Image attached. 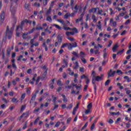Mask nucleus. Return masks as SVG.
Returning <instances> with one entry per match:
<instances>
[{"instance_id":"obj_45","label":"nucleus","mask_w":131,"mask_h":131,"mask_svg":"<svg viewBox=\"0 0 131 131\" xmlns=\"http://www.w3.org/2000/svg\"><path fill=\"white\" fill-rule=\"evenodd\" d=\"M119 121H121V118H118L115 122L116 124H118Z\"/></svg>"},{"instance_id":"obj_38","label":"nucleus","mask_w":131,"mask_h":131,"mask_svg":"<svg viewBox=\"0 0 131 131\" xmlns=\"http://www.w3.org/2000/svg\"><path fill=\"white\" fill-rule=\"evenodd\" d=\"M81 60L84 64H86V60L84 59V57L81 58Z\"/></svg>"},{"instance_id":"obj_37","label":"nucleus","mask_w":131,"mask_h":131,"mask_svg":"<svg viewBox=\"0 0 131 131\" xmlns=\"http://www.w3.org/2000/svg\"><path fill=\"white\" fill-rule=\"evenodd\" d=\"M72 104H70L69 106L67 107L68 110H71L72 109Z\"/></svg>"},{"instance_id":"obj_35","label":"nucleus","mask_w":131,"mask_h":131,"mask_svg":"<svg viewBox=\"0 0 131 131\" xmlns=\"http://www.w3.org/2000/svg\"><path fill=\"white\" fill-rule=\"evenodd\" d=\"M47 70H48V69H47V70L43 73V74L42 75V77L43 78H45L47 76V74H48Z\"/></svg>"},{"instance_id":"obj_17","label":"nucleus","mask_w":131,"mask_h":131,"mask_svg":"<svg viewBox=\"0 0 131 131\" xmlns=\"http://www.w3.org/2000/svg\"><path fill=\"white\" fill-rule=\"evenodd\" d=\"M28 34H29L28 32L24 33L23 35V38L24 39H26V38L28 37Z\"/></svg>"},{"instance_id":"obj_63","label":"nucleus","mask_w":131,"mask_h":131,"mask_svg":"<svg viewBox=\"0 0 131 131\" xmlns=\"http://www.w3.org/2000/svg\"><path fill=\"white\" fill-rule=\"evenodd\" d=\"M57 38H58V42L59 43H61V42H62V38H61V37H58Z\"/></svg>"},{"instance_id":"obj_59","label":"nucleus","mask_w":131,"mask_h":131,"mask_svg":"<svg viewBox=\"0 0 131 131\" xmlns=\"http://www.w3.org/2000/svg\"><path fill=\"white\" fill-rule=\"evenodd\" d=\"M67 38L69 39V40H70V41H74V38L72 37H68Z\"/></svg>"},{"instance_id":"obj_53","label":"nucleus","mask_w":131,"mask_h":131,"mask_svg":"<svg viewBox=\"0 0 131 131\" xmlns=\"http://www.w3.org/2000/svg\"><path fill=\"white\" fill-rule=\"evenodd\" d=\"M130 24V20L128 19L125 23V25H128V24Z\"/></svg>"},{"instance_id":"obj_64","label":"nucleus","mask_w":131,"mask_h":131,"mask_svg":"<svg viewBox=\"0 0 131 131\" xmlns=\"http://www.w3.org/2000/svg\"><path fill=\"white\" fill-rule=\"evenodd\" d=\"M95 128V123L92 124L91 127V130H93Z\"/></svg>"},{"instance_id":"obj_20","label":"nucleus","mask_w":131,"mask_h":131,"mask_svg":"<svg viewBox=\"0 0 131 131\" xmlns=\"http://www.w3.org/2000/svg\"><path fill=\"white\" fill-rule=\"evenodd\" d=\"M47 21H48V22H50V23L52 22V17H51V16L49 15L47 16Z\"/></svg>"},{"instance_id":"obj_60","label":"nucleus","mask_w":131,"mask_h":131,"mask_svg":"<svg viewBox=\"0 0 131 131\" xmlns=\"http://www.w3.org/2000/svg\"><path fill=\"white\" fill-rule=\"evenodd\" d=\"M23 58V55H20L18 58H17V61H21V59Z\"/></svg>"},{"instance_id":"obj_10","label":"nucleus","mask_w":131,"mask_h":131,"mask_svg":"<svg viewBox=\"0 0 131 131\" xmlns=\"http://www.w3.org/2000/svg\"><path fill=\"white\" fill-rule=\"evenodd\" d=\"M67 61H68V59H63L62 63H63L64 64L62 65V68H66V67H68V62Z\"/></svg>"},{"instance_id":"obj_7","label":"nucleus","mask_w":131,"mask_h":131,"mask_svg":"<svg viewBox=\"0 0 131 131\" xmlns=\"http://www.w3.org/2000/svg\"><path fill=\"white\" fill-rule=\"evenodd\" d=\"M5 16H6L5 12H2L1 15L0 25H2V24H3V22L5 20Z\"/></svg>"},{"instance_id":"obj_21","label":"nucleus","mask_w":131,"mask_h":131,"mask_svg":"<svg viewBox=\"0 0 131 131\" xmlns=\"http://www.w3.org/2000/svg\"><path fill=\"white\" fill-rule=\"evenodd\" d=\"M42 29H43V28L40 27V24L38 25L36 28V30H42Z\"/></svg>"},{"instance_id":"obj_49","label":"nucleus","mask_w":131,"mask_h":131,"mask_svg":"<svg viewBox=\"0 0 131 131\" xmlns=\"http://www.w3.org/2000/svg\"><path fill=\"white\" fill-rule=\"evenodd\" d=\"M10 54H11V50L10 49H8L7 50V56H8V57H10Z\"/></svg>"},{"instance_id":"obj_43","label":"nucleus","mask_w":131,"mask_h":131,"mask_svg":"<svg viewBox=\"0 0 131 131\" xmlns=\"http://www.w3.org/2000/svg\"><path fill=\"white\" fill-rule=\"evenodd\" d=\"M26 108V105H22L20 108V111L23 112L25 110Z\"/></svg>"},{"instance_id":"obj_19","label":"nucleus","mask_w":131,"mask_h":131,"mask_svg":"<svg viewBox=\"0 0 131 131\" xmlns=\"http://www.w3.org/2000/svg\"><path fill=\"white\" fill-rule=\"evenodd\" d=\"M80 57H81V58H84V57H85V53L81 51L80 52Z\"/></svg>"},{"instance_id":"obj_29","label":"nucleus","mask_w":131,"mask_h":131,"mask_svg":"<svg viewBox=\"0 0 131 131\" xmlns=\"http://www.w3.org/2000/svg\"><path fill=\"white\" fill-rule=\"evenodd\" d=\"M74 6V1L71 0V8L73 9Z\"/></svg>"},{"instance_id":"obj_13","label":"nucleus","mask_w":131,"mask_h":131,"mask_svg":"<svg viewBox=\"0 0 131 131\" xmlns=\"http://www.w3.org/2000/svg\"><path fill=\"white\" fill-rule=\"evenodd\" d=\"M119 46H118V43H116L113 48V52L114 53H115V51L118 49V47Z\"/></svg>"},{"instance_id":"obj_2","label":"nucleus","mask_w":131,"mask_h":131,"mask_svg":"<svg viewBox=\"0 0 131 131\" xmlns=\"http://www.w3.org/2000/svg\"><path fill=\"white\" fill-rule=\"evenodd\" d=\"M13 31H14V28H11L10 29V31L9 32V26H7V30H6V34H9L8 36V39H11L12 37V33H13Z\"/></svg>"},{"instance_id":"obj_25","label":"nucleus","mask_w":131,"mask_h":131,"mask_svg":"<svg viewBox=\"0 0 131 131\" xmlns=\"http://www.w3.org/2000/svg\"><path fill=\"white\" fill-rule=\"evenodd\" d=\"M88 110H91L93 108V104L92 103H89L87 106Z\"/></svg>"},{"instance_id":"obj_12","label":"nucleus","mask_w":131,"mask_h":131,"mask_svg":"<svg viewBox=\"0 0 131 131\" xmlns=\"http://www.w3.org/2000/svg\"><path fill=\"white\" fill-rule=\"evenodd\" d=\"M97 28L99 29V30H101L102 31V24H101V21H98V24L96 25Z\"/></svg>"},{"instance_id":"obj_33","label":"nucleus","mask_w":131,"mask_h":131,"mask_svg":"<svg viewBox=\"0 0 131 131\" xmlns=\"http://www.w3.org/2000/svg\"><path fill=\"white\" fill-rule=\"evenodd\" d=\"M79 72L83 73L84 72V67H80L79 68Z\"/></svg>"},{"instance_id":"obj_55","label":"nucleus","mask_w":131,"mask_h":131,"mask_svg":"<svg viewBox=\"0 0 131 131\" xmlns=\"http://www.w3.org/2000/svg\"><path fill=\"white\" fill-rule=\"evenodd\" d=\"M76 111H77V109L74 108L73 111V115H75V114H76Z\"/></svg>"},{"instance_id":"obj_9","label":"nucleus","mask_w":131,"mask_h":131,"mask_svg":"<svg viewBox=\"0 0 131 131\" xmlns=\"http://www.w3.org/2000/svg\"><path fill=\"white\" fill-rule=\"evenodd\" d=\"M103 58L106 60V58L108 56V52H107V48H105L103 50Z\"/></svg>"},{"instance_id":"obj_8","label":"nucleus","mask_w":131,"mask_h":131,"mask_svg":"<svg viewBox=\"0 0 131 131\" xmlns=\"http://www.w3.org/2000/svg\"><path fill=\"white\" fill-rule=\"evenodd\" d=\"M79 9V6H78V5L77 4L75 5L74 8L73 7V9H72V11L75 13H77V12H78Z\"/></svg>"},{"instance_id":"obj_56","label":"nucleus","mask_w":131,"mask_h":131,"mask_svg":"<svg viewBox=\"0 0 131 131\" xmlns=\"http://www.w3.org/2000/svg\"><path fill=\"white\" fill-rule=\"evenodd\" d=\"M113 43V41H112V40H110V43H109L108 45L107 46V48H110V47H111V46H112Z\"/></svg>"},{"instance_id":"obj_48","label":"nucleus","mask_w":131,"mask_h":131,"mask_svg":"<svg viewBox=\"0 0 131 131\" xmlns=\"http://www.w3.org/2000/svg\"><path fill=\"white\" fill-rule=\"evenodd\" d=\"M54 5H55V1H52L50 4V8H51V9H52L53 8V7H54Z\"/></svg>"},{"instance_id":"obj_57","label":"nucleus","mask_w":131,"mask_h":131,"mask_svg":"<svg viewBox=\"0 0 131 131\" xmlns=\"http://www.w3.org/2000/svg\"><path fill=\"white\" fill-rule=\"evenodd\" d=\"M57 85H63V84H62V81H61V80H59L57 82Z\"/></svg>"},{"instance_id":"obj_41","label":"nucleus","mask_w":131,"mask_h":131,"mask_svg":"<svg viewBox=\"0 0 131 131\" xmlns=\"http://www.w3.org/2000/svg\"><path fill=\"white\" fill-rule=\"evenodd\" d=\"M39 119H40L39 117L37 118L35 121L34 122V124H37V122L39 121Z\"/></svg>"},{"instance_id":"obj_26","label":"nucleus","mask_w":131,"mask_h":131,"mask_svg":"<svg viewBox=\"0 0 131 131\" xmlns=\"http://www.w3.org/2000/svg\"><path fill=\"white\" fill-rule=\"evenodd\" d=\"M90 13H96L97 12V9L96 8H93L91 10H89Z\"/></svg>"},{"instance_id":"obj_34","label":"nucleus","mask_w":131,"mask_h":131,"mask_svg":"<svg viewBox=\"0 0 131 131\" xmlns=\"http://www.w3.org/2000/svg\"><path fill=\"white\" fill-rule=\"evenodd\" d=\"M98 14L99 15H100L101 16H103V10L102 9L100 10L98 9Z\"/></svg>"},{"instance_id":"obj_40","label":"nucleus","mask_w":131,"mask_h":131,"mask_svg":"<svg viewBox=\"0 0 131 131\" xmlns=\"http://www.w3.org/2000/svg\"><path fill=\"white\" fill-rule=\"evenodd\" d=\"M91 112H92V111L91 110H87L85 112V114L88 115V114H90V113H91Z\"/></svg>"},{"instance_id":"obj_5","label":"nucleus","mask_w":131,"mask_h":131,"mask_svg":"<svg viewBox=\"0 0 131 131\" xmlns=\"http://www.w3.org/2000/svg\"><path fill=\"white\" fill-rule=\"evenodd\" d=\"M115 73H116V71H114L113 72H112V69H111L110 70V72L108 73V78H109V77H114Z\"/></svg>"},{"instance_id":"obj_3","label":"nucleus","mask_w":131,"mask_h":131,"mask_svg":"<svg viewBox=\"0 0 131 131\" xmlns=\"http://www.w3.org/2000/svg\"><path fill=\"white\" fill-rule=\"evenodd\" d=\"M101 80H103V78L102 77H100L99 76H95V77L94 78V82L92 79V83L93 84H95L96 83V81H101Z\"/></svg>"},{"instance_id":"obj_61","label":"nucleus","mask_w":131,"mask_h":131,"mask_svg":"<svg viewBox=\"0 0 131 131\" xmlns=\"http://www.w3.org/2000/svg\"><path fill=\"white\" fill-rule=\"evenodd\" d=\"M77 12H75L73 11V13H72L71 14H70V17H74V16H75V14H76Z\"/></svg>"},{"instance_id":"obj_30","label":"nucleus","mask_w":131,"mask_h":131,"mask_svg":"<svg viewBox=\"0 0 131 131\" xmlns=\"http://www.w3.org/2000/svg\"><path fill=\"white\" fill-rule=\"evenodd\" d=\"M68 43H64L61 46V48L64 49V48H66V47H68Z\"/></svg>"},{"instance_id":"obj_54","label":"nucleus","mask_w":131,"mask_h":131,"mask_svg":"<svg viewBox=\"0 0 131 131\" xmlns=\"http://www.w3.org/2000/svg\"><path fill=\"white\" fill-rule=\"evenodd\" d=\"M88 122H86V123L84 124V125L82 127L81 130H83V129H84V128H85V127H86V126H88Z\"/></svg>"},{"instance_id":"obj_50","label":"nucleus","mask_w":131,"mask_h":131,"mask_svg":"<svg viewBox=\"0 0 131 131\" xmlns=\"http://www.w3.org/2000/svg\"><path fill=\"white\" fill-rule=\"evenodd\" d=\"M82 20V16H81L80 18L77 19L76 20V23H78V22H79V21H81Z\"/></svg>"},{"instance_id":"obj_51","label":"nucleus","mask_w":131,"mask_h":131,"mask_svg":"<svg viewBox=\"0 0 131 131\" xmlns=\"http://www.w3.org/2000/svg\"><path fill=\"white\" fill-rule=\"evenodd\" d=\"M60 124H61V122L59 121L57 122L55 125V127H59V126H60Z\"/></svg>"},{"instance_id":"obj_6","label":"nucleus","mask_w":131,"mask_h":131,"mask_svg":"<svg viewBox=\"0 0 131 131\" xmlns=\"http://www.w3.org/2000/svg\"><path fill=\"white\" fill-rule=\"evenodd\" d=\"M73 64L74 66L73 69H74V70H77V69L79 68V63L78 62V61H76L75 62H73Z\"/></svg>"},{"instance_id":"obj_39","label":"nucleus","mask_w":131,"mask_h":131,"mask_svg":"<svg viewBox=\"0 0 131 131\" xmlns=\"http://www.w3.org/2000/svg\"><path fill=\"white\" fill-rule=\"evenodd\" d=\"M52 98H53V102L54 104L56 103V101H57V97H54V95H52Z\"/></svg>"},{"instance_id":"obj_31","label":"nucleus","mask_w":131,"mask_h":131,"mask_svg":"<svg viewBox=\"0 0 131 131\" xmlns=\"http://www.w3.org/2000/svg\"><path fill=\"white\" fill-rule=\"evenodd\" d=\"M125 91H126V94L129 95L130 94V90H128V88H125Z\"/></svg>"},{"instance_id":"obj_18","label":"nucleus","mask_w":131,"mask_h":131,"mask_svg":"<svg viewBox=\"0 0 131 131\" xmlns=\"http://www.w3.org/2000/svg\"><path fill=\"white\" fill-rule=\"evenodd\" d=\"M25 97H26V94L25 93L23 94L21 96V99H20L21 103L23 102V100L25 99Z\"/></svg>"},{"instance_id":"obj_36","label":"nucleus","mask_w":131,"mask_h":131,"mask_svg":"<svg viewBox=\"0 0 131 131\" xmlns=\"http://www.w3.org/2000/svg\"><path fill=\"white\" fill-rule=\"evenodd\" d=\"M72 54L75 56V57H76L77 58H78V54L74 51L72 52Z\"/></svg>"},{"instance_id":"obj_47","label":"nucleus","mask_w":131,"mask_h":131,"mask_svg":"<svg viewBox=\"0 0 131 131\" xmlns=\"http://www.w3.org/2000/svg\"><path fill=\"white\" fill-rule=\"evenodd\" d=\"M81 88H82V86L80 85V86H77L76 87V89L77 91H80L81 90Z\"/></svg>"},{"instance_id":"obj_11","label":"nucleus","mask_w":131,"mask_h":131,"mask_svg":"<svg viewBox=\"0 0 131 131\" xmlns=\"http://www.w3.org/2000/svg\"><path fill=\"white\" fill-rule=\"evenodd\" d=\"M110 23H113L112 26L114 27H116L117 26V23L116 21H113V18H111L110 20Z\"/></svg>"},{"instance_id":"obj_22","label":"nucleus","mask_w":131,"mask_h":131,"mask_svg":"<svg viewBox=\"0 0 131 131\" xmlns=\"http://www.w3.org/2000/svg\"><path fill=\"white\" fill-rule=\"evenodd\" d=\"M51 12H52V9L51 8V7H49L48 11L46 12V15L50 16Z\"/></svg>"},{"instance_id":"obj_44","label":"nucleus","mask_w":131,"mask_h":131,"mask_svg":"<svg viewBox=\"0 0 131 131\" xmlns=\"http://www.w3.org/2000/svg\"><path fill=\"white\" fill-rule=\"evenodd\" d=\"M11 101L12 103H17V102H18V100H17V99L15 98H12Z\"/></svg>"},{"instance_id":"obj_32","label":"nucleus","mask_w":131,"mask_h":131,"mask_svg":"<svg viewBox=\"0 0 131 131\" xmlns=\"http://www.w3.org/2000/svg\"><path fill=\"white\" fill-rule=\"evenodd\" d=\"M29 115L28 113H24L21 116H20L21 118H22V117H28Z\"/></svg>"},{"instance_id":"obj_23","label":"nucleus","mask_w":131,"mask_h":131,"mask_svg":"<svg viewBox=\"0 0 131 131\" xmlns=\"http://www.w3.org/2000/svg\"><path fill=\"white\" fill-rule=\"evenodd\" d=\"M53 26H54L55 28H57V29H58L59 30H61V29H62V28H61V27L58 25L54 24Z\"/></svg>"},{"instance_id":"obj_52","label":"nucleus","mask_w":131,"mask_h":131,"mask_svg":"<svg viewBox=\"0 0 131 131\" xmlns=\"http://www.w3.org/2000/svg\"><path fill=\"white\" fill-rule=\"evenodd\" d=\"M54 107L52 110L53 111H54V110H55V109H57V108H58V107H59V105L58 104H56V103H54Z\"/></svg>"},{"instance_id":"obj_58","label":"nucleus","mask_w":131,"mask_h":131,"mask_svg":"<svg viewBox=\"0 0 131 131\" xmlns=\"http://www.w3.org/2000/svg\"><path fill=\"white\" fill-rule=\"evenodd\" d=\"M48 0H44L43 2V5L44 6H47L48 5Z\"/></svg>"},{"instance_id":"obj_42","label":"nucleus","mask_w":131,"mask_h":131,"mask_svg":"<svg viewBox=\"0 0 131 131\" xmlns=\"http://www.w3.org/2000/svg\"><path fill=\"white\" fill-rule=\"evenodd\" d=\"M70 16V14L67 13L64 15V19H68V17Z\"/></svg>"},{"instance_id":"obj_16","label":"nucleus","mask_w":131,"mask_h":131,"mask_svg":"<svg viewBox=\"0 0 131 131\" xmlns=\"http://www.w3.org/2000/svg\"><path fill=\"white\" fill-rule=\"evenodd\" d=\"M36 98V93L33 95V96L31 99V101H30V103H31L32 101H34Z\"/></svg>"},{"instance_id":"obj_46","label":"nucleus","mask_w":131,"mask_h":131,"mask_svg":"<svg viewBox=\"0 0 131 131\" xmlns=\"http://www.w3.org/2000/svg\"><path fill=\"white\" fill-rule=\"evenodd\" d=\"M35 30V28H33L31 31H30L29 32H28V33H29V34H31V33H33Z\"/></svg>"},{"instance_id":"obj_15","label":"nucleus","mask_w":131,"mask_h":131,"mask_svg":"<svg viewBox=\"0 0 131 131\" xmlns=\"http://www.w3.org/2000/svg\"><path fill=\"white\" fill-rule=\"evenodd\" d=\"M92 20H93V22L94 23H96V22L98 21V18L96 17V15H95L94 14L92 15Z\"/></svg>"},{"instance_id":"obj_14","label":"nucleus","mask_w":131,"mask_h":131,"mask_svg":"<svg viewBox=\"0 0 131 131\" xmlns=\"http://www.w3.org/2000/svg\"><path fill=\"white\" fill-rule=\"evenodd\" d=\"M57 22H59V23H60L61 24H62V25H63V26H66L67 25V23L66 24L65 21H64V20H62V19H57Z\"/></svg>"},{"instance_id":"obj_1","label":"nucleus","mask_w":131,"mask_h":131,"mask_svg":"<svg viewBox=\"0 0 131 131\" xmlns=\"http://www.w3.org/2000/svg\"><path fill=\"white\" fill-rule=\"evenodd\" d=\"M31 24V21L28 20L27 19H25L24 21H21L20 26H17L16 28V36L19 37L20 36V33L18 32L19 31V29H20V31H22L23 30V26L24 24Z\"/></svg>"},{"instance_id":"obj_27","label":"nucleus","mask_w":131,"mask_h":131,"mask_svg":"<svg viewBox=\"0 0 131 131\" xmlns=\"http://www.w3.org/2000/svg\"><path fill=\"white\" fill-rule=\"evenodd\" d=\"M123 52H124V49H122V50L119 51L117 52V55H121L122 54H123Z\"/></svg>"},{"instance_id":"obj_28","label":"nucleus","mask_w":131,"mask_h":131,"mask_svg":"<svg viewBox=\"0 0 131 131\" xmlns=\"http://www.w3.org/2000/svg\"><path fill=\"white\" fill-rule=\"evenodd\" d=\"M72 48H73V46H72V44L69 43L68 45V48L69 50H72Z\"/></svg>"},{"instance_id":"obj_62","label":"nucleus","mask_w":131,"mask_h":131,"mask_svg":"<svg viewBox=\"0 0 131 131\" xmlns=\"http://www.w3.org/2000/svg\"><path fill=\"white\" fill-rule=\"evenodd\" d=\"M71 94H72V95H74L75 94H76L75 91L74 90V89H73V88H72L71 89Z\"/></svg>"},{"instance_id":"obj_24","label":"nucleus","mask_w":131,"mask_h":131,"mask_svg":"<svg viewBox=\"0 0 131 131\" xmlns=\"http://www.w3.org/2000/svg\"><path fill=\"white\" fill-rule=\"evenodd\" d=\"M92 76V79H93V82H94V78L96 76V72L95 71H92V74H91Z\"/></svg>"},{"instance_id":"obj_4","label":"nucleus","mask_w":131,"mask_h":131,"mask_svg":"<svg viewBox=\"0 0 131 131\" xmlns=\"http://www.w3.org/2000/svg\"><path fill=\"white\" fill-rule=\"evenodd\" d=\"M66 22L67 23V25L63 26L64 30H65L66 31H67L68 30H72V29L70 28V27H66V26H68V25L70 24V22H69V21L68 20H66Z\"/></svg>"}]
</instances>
